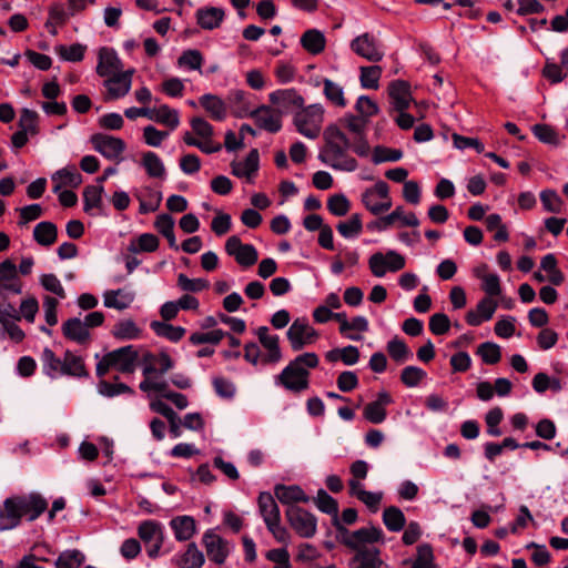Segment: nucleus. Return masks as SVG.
Segmentation results:
<instances>
[{
  "mask_svg": "<svg viewBox=\"0 0 568 568\" xmlns=\"http://www.w3.org/2000/svg\"><path fill=\"white\" fill-rule=\"evenodd\" d=\"M170 527L172 528L178 541H187L196 532L195 519L187 515L178 516L171 519Z\"/></svg>",
  "mask_w": 568,
  "mask_h": 568,
  "instance_id": "27",
  "label": "nucleus"
},
{
  "mask_svg": "<svg viewBox=\"0 0 568 568\" xmlns=\"http://www.w3.org/2000/svg\"><path fill=\"white\" fill-rule=\"evenodd\" d=\"M257 337L263 347L267 351L262 356V363L276 364L282 359V352L278 345L280 338L277 335H270L268 327L261 326L257 328Z\"/></svg>",
  "mask_w": 568,
  "mask_h": 568,
  "instance_id": "19",
  "label": "nucleus"
},
{
  "mask_svg": "<svg viewBox=\"0 0 568 568\" xmlns=\"http://www.w3.org/2000/svg\"><path fill=\"white\" fill-rule=\"evenodd\" d=\"M371 272L376 277L385 276L387 271L397 272L405 267V258L396 251H388L386 254L374 253L368 260Z\"/></svg>",
  "mask_w": 568,
  "mask_h": 568,
  "instance_id": "10",
  "label": "nucleus"
},
{
  "mask_svg": "<svg viewBox=\"0 0 568 568\" xmlns=\"http://www.w3.org/2000/svg\"><path fill=\"white\" fill-rule=\"evenodd\" d=\"M143 364L154 365L155 374L158 375H164L166 372L174 367L173 359L170 357L168 353L164 352L158 355L153 353H145L143 356Z\"/></svg>",
  "mask_w": 568,
  "mask_h": 568,
  "instance_id": "43",
  "label": "nucleus"
},
{
  "mask_svg": "<svg viewBox=\"0 0 568 568\" xmlns=\"http://www.w3.org/2000/svg\"><path fill=\"white\" fill-rule=\"evenodd\" d=\"M151 327L158 336L165 337L171 342H179L185 334V328L182 326H173L159 321L152 322Z\"/></svg>",
  "mask_w": 568,
  "mask_h": 568,
  "instance_id": "47",
  "label": "nucleus"
},
{
  "mask_svg": "<svg viewBox=\"0 0 568 568\" xmlns=\"http://www.w3.org/2000/svg\"><path fill=\"white\" fill-rule=\"evenodd\" d=\"M268 99L272 104L282 109L302 108L304 104L303 97L295 89H283L271 92Z\"/></svg>",
  "mask_w": 568,
  "mask_h": 568,
  "instance_id": "25",
  "label": "nucleus"
},
{
  "mask_svg": "<svg viewBox=\"0 0 568 568\" xmlns=\"http://www.w3.org/2000/svg\"><path fill=\"white\" fill-rule=\"evenodd\" d=\"M379 197H387V183L384 181H377L374 186L366 189L361 200L372 214L379 215Z\"/></svg>",
  "mask_w": 568,
  "mask_h": 568,
  "instance_id": "24",
  "label": "nucleus"
},
{
  "mask_svg": "<svg viewBox=\"0 0 568 568\" xmlns=\"http://www.w3.org/2000/svg\"><path fill=\"white\" fill-rule=\"evenodd\" d=\"M260 168V155L256 149L248 152L247 156L242 161L231 162V172L240 179H245L251 183L257 174Z\"/></svg>",
  "mask_w": 568,
  "mask_h": 568,
  "instance_id": "17",
  "label": "nucleus"
},
{
  "mask_svg": "<svg viewBox=\"0 0 568 568\" xmlns=\"http://www.w3.org/2000/svg\"><path fill=\"white\" fill-rule=\"evenodd\" d=\"M336 230L345 239L357 237L363 230L362 216L358 213L353 214L348 220L338 222Z\"/></svg>",
  "mask_w": 568,
  "mask_h": 568,
  "instance_id": "45",
  "label": "nucleus"
},
{
  "mask_svg": "<svg viewBox=\"0 0 568 568\" xmlns=\"http://www.w3.org/2000/svg\"><path fill=\"white\" fill-rule=\"evenodd\" d=\"M113 368L123 374H131L135 371L139 357L138 351L132 345L123 346L109 352Z\"/></svg>",
  "mask_w": 568,
  "mask_h": 568,
  "instance_id": "15",
  "label": "nucleus"
},
{
  "mask_svg": "<svg viewBox=\"0 0 568 568\" xmlns=\"http://www.w3.org/2000/svg\"><path fill=\"white\" fill-rule=\"evenodd\" d=\"M84 561V555L77 549L62 552L57 561V568H79Z\"/></svg>",
  "mask_w": 568,
  "mask_h": 568,
  "instance_id": "59",
  "label": "nucleus"
},
{
  "mask_svg": "<svg viewBox=\"0 0 568 568\" xmlns=\"http://www.w3.org/2000/svg\"><path fill=\"white\" fill-rule=\"evenodd\" d=\"M540 201L547 212L560 213L562 211L564 201L555 190H544L540 193Z\"/></svg>",
  "mask_w": 568,
  "mask_h": 568,
  "instance_id": "58",
  "label": "nucleus"
},
{
  "mask_svg": "<svg viewBox=\"0 0 568 568\" xmlns=\"http://www.w3.org/2000/svg\"><path fill=\"white\" fill-rule=\"evenodd\" d=\"M325 36L317 29H310L301 37L302 47L312 54H320L325 49Z\"/></svg>",
  "mask_w": 568,
  "mask_h": 568,
  "instance_id": "39",
  "label": "nucleus"
},
{
  "mask_svg": "<svg viewBox=\"0 0 568 568\" xmlns=\"http://www.w3.org/2000/svg\"><path fill=\"white\" fill-rule=\"evenodd\" d=\"M23 282L17 265L9 258L0 263V297L8 300L11 295L22 293Z\"/></svg>",
  "mask_w": 568,
  "mask_h": 568,
  "instance_id": "7",
  "label": "nucleus"
},
{
  "mask_svg": "<svg viewBox=\"0 0 568 568\" xmlns=\"http://www.w3.org/2000/svg\"><path fill=\"white\" fill-rule=\"evenodd\" d=\"M392 402L393 399L386 390L379 392L376 400L368 403L364 407V418L372 424H382L387 417L386 406L392 404Z\"/></svg>",
  "mask_w": 568,
  "mask_h": 568,
  "instance_id": "18",
  "label": "nucleus"
},
{
  "mask_svg": "<svg viewBox=\"0 0 568 568\" xmlns=\"http://www.w3.org/2000/svg\"><path fill=\"white\" fill-rule=\"evenodd\" d=\"M396 220H399L403 226L416 227L419 225V220L414 213L406 214L403 206H397L388 215H385L377 221L371 222L367 227L369 230L383 232L393 225Z\"/></svg>",
  "mask_w": 568,
  "mask_h": 568,
  "instance_id": "16",
  "label": "nucleus"
},
{
  "mask_svg": "<svg viewBox=\"0 0 568 568\" xmlns=\"http://www.w3.org/2000/svg\"><path fill=\"white\" fill-rule=\"evenodd\" d=\"M21 524L20 513L12 497L4 499L2 508H0V531L11 530Z\"/></svg>",
  "mask_w": 568,
  "mask_h": 568,
  "instance_id": "31",
  "label": "nucleus"
},
{
  "mask_svg": "<svg viewBox=\"0 0 568 568\" xmlns=\"http://www.w3.org/2000/svg\"><path fill=\"white\" fill-rule=\"evenodd\" d=\"M532 132L540 142L546 144L558 145L561 141L559 134L546 124L534 125Z\"/></svg>",
  "mask_w": 568,
  "mask_h": 568,
  "instance_id": "62",
  "label": "nucleus"
},
{
  "mask_svg": "<svg viewBox=\"0 0 568 568\" xmlns=\"http://www.w3.org/2000/svg\"><path fill=\"white\" fill-rule=\"evenodd\" d=\"M63 335L78 343L85 344L90 339V332L85 324L78 317L69 318L62 325Z\"/></svg>",
  "mask_w": 568,
  "mask_h": 568,
  "instance_id": "33",
  "label": "nucleus"
},
{
  "mask_svg": "<svg viewBox=\"0 0 568 568\" xmlns=\"http://www.w3.org/2000/svg\"><path fill=\"white\" fill-rule=\"evenodd\" d=\"M403 158V152L399 149H390L383 145H377L373 150L372 161L375 164L384 162H397Z\"/></svg>",
  "mask_w": 568,
  "mask_h": 568,
  "instance_id": "54",
  "label": "nucleus"
},
{
  "mask_svg": "<svg viewBox=\"0 0 568 568\" xmlns=\"http://www.w3.org/2000/svg\"><path fill=\"white\" fill-rule=\"evenodd\" d=\"M138 534L145 544L163 542L164 540L163 526L154 520L142 521L138 528Z\"/></svg>",
  "mask_w": 568,
  "mask_h": 568,
  "instance_id": "38",
  "label": "nucleus"
},
{
  "mask_svg": "<svg viewBox=\"0 0 568 568\" xmlns=\"http://www.w3.org/2000/svg\"><path fill=\"white\" fill-rule=\"evenodd\" d=\"M320 364L317 354L313 352L303 353L292 359L282 372L275 376L276 385L286 390L298 394L310 387V371Z\"/></svg>",
  "mask_w": 568,
  "mask_h": 568,
  "instance_id": "2",
  "label": "nucleus"
},
{
  "mask_svg": "<svg viewBox=\"0 0 568 568\" xmlns=\"http://www.w3.org/2000/svg\"><path fill=\"white\" fill-rule=\"evenodd\" d=\"M323 92L325 98L336 106L344 108L346 100L344 98V90L338 84L329 79L323 80Z\"/></svg>",
  "mask_w": 568,
  "mask_h": 568,
  "instance_id": "49",
  "label": "nucleus"
},
{
  "mask_svg": "<svg viewBox=\"0 0 568 568\" xmlns=\"http://www.w3.org/2000/svg\"><path fill=\"white\" fill-rule=\"evenodd\" d=\"M351 48L356 54L372 62H378L384 57L379 43L369 33H363L352 40Z\"/></svg>",
  "mask_w": 568,
  "mask_h": 568,
  "instance_id": "14",
  "label": "nucleus"
},
{
  "mask_svg": "<svg viewBox=\"0 0 568 568\" xmlns=\"http://www.w3.org/2000/svg\"><path fill=\"white\" fill-rule=\"evenodd\" d=\"M141 329L132 320H123L118 322L113 329L112 335L122 341L135 339L140 336Z\"/></svg>",
  "mask_w": 568,
  "mask_h": 568,
  "instance_id": "48",
  "label": "nucleus"
},
{
  "mask_svg": "<svg viewBox=\"0 0 568 568\" xmlns=\"http://www.w3.org/2000/svg\"><path fill=\"white\" fill-rule=\"evenodd\" d=\"M134 301V294L123 288L109 290L103 293V304L105 307L123 311Z\"/></svg>",
  "mask_w": 568,
  "mask_h": 568,
  "instance_id": "30",
  "label": "nucleus"
},
{
  "mask_svg": "<svg viewBox=\"0 0 568 568\" xmlns=\"http://www.w3.org/2000/svg\"><path fill=\"white\" fill-rule=\"evenodd\" d=\"M314 503L321 511L331 515L333 518H338V504L324 489L317 491Z\"/></svg>",
  "mask_w": 568,
  "mask_h": 568,
  "instance_id": "51",
  "label": "nucleus"
},
{
  "mask_svg": "<svg viewBox=\"0 0 568 568\" xmlns=\"http://www.w3.org/2000/svg\"><path fill=\"white\" fill-rule=\"evenodd\" d=\"M159 247V239L152 233L141 234L135 243L129 246V251L133 253L154 252Z\"/></svg>",
  "mask_w": 568,
  "mask_h": 568,
  "instance_id": "56",
  "label": "nucleus"
},
{
  "mask_svg": "<svg viewBox=\"0 0 568 568\" xmlns=\"http://www.w3.org/2000/svg\"><path fill=\"white\" fill-rule=\"evenodd\" d=\"M260 514L265 525L281 521L280 508L270 493H261L257 499Z\"/></svg>",
  "mask_w": 568,
  "mask_h": 568,
  "instance_id": "29",
  "label": "nucleus"
},
{
  "mask_svg": "<svg viewBox=\"0 0 568 568\" xmlns=\"http://www.w3.org/2000/svg\"><path fill=\"white\" fill-rule=\"evenodd\" d=\"M375 542H363L356 547L355 554L349 561L351 568H381L384 564L381 558V550Z\"/></svg>",
  "mask_w": 568,
  "mask_h": 568,
  "instance_id": "12",
  "label": "nucleus"
},
{
  "mask_svg": "<svg viewBox=\"0 0 568 568\" xmlns=\"http://www.w3.org/2000/svg\"><path fill=\"white\" fill-rule=\"evenodd\" d=\"M11 497L18 508V511L20 513V517H26L29 521H34L48 508L47 499L41 494L36 491Z\"/></svg>",
  "mask_w": 568,
  "mask_h": 568,
  "instance_id": "5",
  "label": "nucleus"
},
{
  "mask_svg": "<svg viewBox=\"0 0 568 568\" xmlns=\"http://www.w3.org/2000/svg\"><path fill=\"white\" fill-rule=\"evenodd\" d=\"M382 74V68L378 65H369L361 68V84L365 89H377L378 80Z\"/></svg>",
  "mask_w": 568,
  "mask_h": 568,
  "instance_id": "60",
  "label": "nucleus"
},
{
  "mask_svg": "<svg viewBox=\"0 0 568 568\" xmlns=\"http://www.w3.org/2000/svg\"><path fill=\"white\" fill-rule=\"evenodd\" d=\"M98 392L105 397H114L121 394H134V390L124 383H109L106 381L99 382Z\"/></svg>",
  "mask_w": 568,
  "mask_h": 568,
  "instance_id": "57",
  "label": "nucleus"
},
{
  "mask_svg": "<svg viewBox=\"0 0 568 568\" xmlns=\"http://www.w3.org/2000/svg\"><path fill=\"white\" fill-rule=\"evenodd\" d=\"M286 517L291 527L302 538H312L317 530L316 517L298 506H290Z\"/></svg>",
  "mask_w": 568,
  "mask_h": 568,
  "instance_id": "6",
  "label": "nucleus"
},
{
  "mask_svg": "<svg viewBox=\"0 0 568 568\" xmlns=\"http://www.w3.org/2000/svg\"><path fill=\"white\" fill-rule=\"evenodd\" d=\"M323 138L325 144L318 154L322 163L344 172H354L358 168L356 159L348 154L351 141L337 125H328Z\"/></svg>",
  "mask_w": 568,
  "mask_h": 568,
  "instance_id": "1",
  "label": "nucleus"
},
{
  "mask_svg": "<svg viewBox=\"0 0 568 568\" xmlns=\"http://www.w3.org/2000/svg\"><path fill=\"white\" fill-rule=\"evenodd\" d=\"M275 497L285 505L294 506V503H308L310 497L297 485H276L274 488Z\"/></svg>",
  "mask_w": 568,
  "mask_h": 568,
  "instance_id": "28",
  "label": "nucleus"
},
{
  "mask_svg": "<svg viewBox=\"0 0 568 568\" xmlns=\"http://www.w3.org/2000/svg\"><path fill=\"white\" fill-rule=\"evenodd\" d=\"M54 193H58L63 186L78 187L82 183V176L75 168H63L52 175Z\"/></svg>",
  "mask_w": 568,
  "mask_h": 568,
  "instance_id": "35",
  "label": "nucleus"
},
{
  "mask_svg": "<svg viewBox=\"0 0 568 568\" xmlns=\"http://www.w3.org/2000/svg\"><path fill=\"white\" fill-rule=\"evenodd\" d=\"M386 348L389 356L399 364L405 363L413 357V353L409 347L397 336L388 341Z\"/></svg>",
  "mask_w": 568,
  "mask_h": 568,
  "instance_id": "46",
  "label": "nucleus"
},
{
  "mask_svg": "<svg viewBox=\"0 0 568 568\" xmlns=\"http://www.w3.org/2000/svg\"><path fill=\"white\" fill-rule=\"evenodd\" d=\"M93 149L108 160L120 162L126 149L125 142L112 135L95 133L90 139Z\"/></svg>",
  "mask_w": 568,
  "mask_h": 568,
  "instance_id": "11",
  "label": "nucleus"
},
{
  "mask_svg": "<svg viewBox=\"0 0 568 568\" xmlns=\"http://www.w3.org/2000/svg\"><path fill=\"white\" fill-rule=\"evenodd\" d=\"M328 211L335 216H344L351 209V203L344 194H334L327 201Z\"/></svg>",
  "mask_w": 568,
  "mask_h": 568,
  "instance_id": "63",
  "label": "nucleus"
},
{
  "mask_svg": "<svg viewBox=\"0 0 568 568\" xmlns=\"http://www.w3.org/2000/svg\"><path fill=\"white\" fill-rule=\"evenodd\" d=\"M248 115L255 120L258 128L271 133H276L282 128L281 114L267 105L258 106Z\"/></svg>",
  "mask_w": 568,
  "mask_h": 568,
  "instance_id": "20",
  "label": "nucleus"
},
{
  "mask_svg": "<svg viewBox=\"0 0 568 568\" xmlns=\"http://www.w3.org/2000/svg\"><path fill=\"white\" fill-rule=\"evenodd\" d=\"M142 166L145 169L146 174L154 179H164L166 171L161 158L151 151L143 153Z\"/></svg>",
  "mask_w": 568,
  "mask_h": 568,
  "instance_id": "41",
  "label": "nucleus"
},
{
  "mask_svg": "<svg viewBox=\"0 0 568 568\" xmlns=\"http://www.w3.org/2000/svg\"><path fill=\"white\" fill-rule=\"evenodd\" d=\"M102 185H88L83 191V209L89 212L92 209L100 207L102 203Z\"/></svg>",
  "mask_w": 568,
  "mask_h": 568,
  "instance_id": "55",
  "label": "nucleus"
},
{
  "mask_svg": "<svg viewBox=\"0 0 568 568\" xmlns=\"http://www.w3.org/2000/svg\"><path fill=\"white\" fill-rule=\"evenodd\" d=\"M497 303L491 297L481 298L476 311H469L466 315V322L471 326H478L483 321H488L496 312Z\"/></svg>",
  "mask_w": 568,
  "mask_h": 568,
  "instance_id": "26",
  "label": "nucleus"
},
{
  "mask_svg": "<svg viewBox=\"0 0 568 568\" xmlns=\"http://www.w3.org/2000/svg\"><path fill=\"white\" fill-rule=\"evenodd\" d=\"M121 60L113 49L106 47L100 49L97 65V73L100 77L111 78L121 72Z\"/></svg>",
  "mask_w": 568,
  "mask_h": 568,
  "instance_id": "21",
  "label": "nucleus"
},
{
  "mask_svg": "<svg viewBox=\"0 0 568 568\" xmlns=\"http://www.w3.org/2000/svg\"><path fill=\"white\" fill-rule=\"evenodd\" d=\"M202 544L211 561L223 565L233 549V545L217 535L213 529H207L202 537Z\"/></svg>",
  "mask_w": 568,
  "mask_h": 568,
  "instance_id": "8",
  "label": "nucleus"
},
{
  "mask_svg": "<svg viewBox=\"0 0 568 568\" xmlns=\"http://www.w3.org/2000/svg\"><path fill=\"white\" fill-rule=\"evenodd\" d=\"M477 355L480 356L485 364L494 365L500 361L501 351L496 343L485 342L478 346Z\"/></svg>",
  "mask_w": 568,
  "mask_h": 568,
  "instance_id": "53",
  "label": "nucleus"
},
{
  "mask_svg": "<svg viewBox=\"0 0 568 568\" xmlns=\"http://www.w3.org/2000/svg\"><path fill=\"white\" fill-rule=\"evenodd\" d=\"M225 251L229 255L233 256L240 265L245 267L255 264L258 257L256 248L252 244H243L236 235L227 239Z\"/></svg>",
  "mask_w": 568,
  "mask_h": 568,
  "instance_id": "13",
  "label": "nucleus"
},
{
  "mask_svg": "<svg viewBox=\"0 0 568 568\" xmlns=\"http://www.w3.org/2000/svg\"><path fill=\"white\" fill-rule=\"evenodd\" d=\"M433 559L432 547L427 544L420 545L417 548V558L413 564V568H435Z\"/></svg>",
  "mask_w": 568,
  "mask_h": 568,
  "instance_id": "64",
  "label": "nucleus"
},
{
  "mask_svg": "<svg viewBox=\"0 0 568 568\" xmlns=\"http://www.w3.org/2000/svg\"><path fill=\"white\" fill-rule=\"evenodd\" d=\"M204 561V555L195 542H190L185 552L176 559L180 568H201Z\"/></svg>",
  "mask_w": 568,
  "mask_h": 568,
  "instance_id": "40",
  "label": "nucleus"
},
{
  "mask_svg": "<svg viewBox=\"0 0 568 568\" xmlns=\"http://www.w3.org/2000/svg\"><path fill=\"white\" fill-rule=\"evenodd\" d=\"M43 374L54 379L62 374L63 358L58 357L52 349L45 347L41 354Z\"/></svg>",
  "mask_w": 568,
  "mask_h": 568,
  "instance_id": "37",
  "label": "nucleus"
},
{
  "mask_svg": "<svg viewBox=\"0 0 568 568\" xmlns=\"http://www.w3.org/2000/svg\"><path fill=\"white\" fill-rule=\"evenodd\" d=\"M133 70L114 74L104 81L108 89V98L115 100L126 95L131 89Z\"/></svg>",
  "mask_w": 568,
  "mask_h": 568,
  "instance_id": "22",
  "label": "nucleus"
},
{
  "mask_svg": "<svg viewBox=\"0 0 568 568\" xmlns=\"http://www.w3.org/2000/svg\"><path fill=\"white\" fill-rule=\"evenodd\" d=\"M62 375L83 378L88 377L89 373L85 368L84 361L81 356L65 351L63 354Z\"/></svg>",
  "mask_w": 568,
  "mask_h": 568,
  "instance_id": "32",
  "label": "nucleus"
},
{
  "mask_svg": "<svg viewBox=\"0 0 568 568\" xmlns=\"http://www.w3.org/2000/svg\"><path fill=\"white\" fill-rule=\"evenodd\" d=\"M199 102L213 120L223 121L226 118V103L217 95L203 94Z\"/></svg>",
  "mask_w": 568,
  "mask_h": 568,
  "instance_id": "36",
  "label": "nucleus"
},
{
  "mask_svg": "<svg viewBox=\"0 0 568 568\" xmlns=\"http://www.w3.org/2000/svg\"><path fill=\"white\" fill-rule=\"evenodd\" d=\"M155 122L166 125L171 130H174L180 124L179 112L174 109H171L166 104H162L156 108Z\"/></svg>",
  "mask_w": 568,
  "mask_h": 568,
  "instance_id": "52",
  "label": "nucleus"
},
{
  "mask_svg": "<svg viewBox=\"0 0 568 568\" xmlns=\"http://www.w3.org/2000/svg\"><path fill=\"white\" fill-rule=\"evenodd\" d=\"M333 525L337 532V539L353 550L362 546L363 542H385L384 532L379 527H362L351 531L341 523L339 518H333Z\"/></svg>",
  "mask_w": 568,
  "mask_h": 568,
  "instance_id": "3",
  "label": "nucleus"
},
{
  "mask_svg": "<svg viewBox=\"0 0 568 568\" xmlns=\"http://www.w3.org/2000/svg\"><path fill=\"white\" fill-rule=\"evenodd\" d=\"M426 372L417 366H406L400 373V381L407 387H416L425 377Z\"/></svg>",
  "mask_w": 568,
  "mask_h": 568,
  "instance_id": "61",
  "label": "nucleus"
},
{
  "mask_svg": "<svg viewBox=\"0 0 568 568\" xmlns=\"http://www.w3.org/2000/svg\"><path fill=\"white\" fill-rule=\"evenodd\" d=\"M383 523L390 531H400L406 524L404 513L396 506H389L384 509Z\"/></svg>",
  "mask_w": 568,
  "mask_h": 568,
  "instance_id": "44",
  "label": "nucleus"
},
{
  "mask_svg": "<svg viewBox=\"0 0 568 568\" xmlns=\"http://www.w3.org/2000/svg\"><path fill=\"white\" fill-rule=\"evenodd\" d=\"M227 104L232 109L233 113L239 118H244L251 112L245 100L244 91H231L227 95Z\"/></svg>",
  "mask_w": 568,
  "mask_h": 568,
  "instance_id": "50",
  "label": "nucleus"
},
{
  "mask_svg": "<svg viewBox=\"0 0 568 568\" xmlns=\"http://www.w3.org/2000/svg\"><path fill=\"white\" fill-rule=\"evenodd\" d=\"M195 18L202 29L214 30L222 24L225 11L220 7H203L196 10Z\"/></svg>",
  "mask_w": 568,
  "mask_h": 568,
  "instance_id": "23",
  "label": "nucleus"
},
{
  "mask_svg": "<svg viewBox=\"0 0 568 568\" xmlns=\"http://www.w3.org/2000/svg\"><path fill=\"white\" fill-rule=\"evenodd\" d=\"M389 97L393 100L394 108L397 111H404L409 106L410 91L409 84L403 80L393 81L388 88Z\"/></svg>",
  "mask_w": 568,
  "mask_h": 568,
  "instance_id": "34",
  "label": "nucleus"
},
{
  "mask_svg": "<svg viewBox=\"0 0 568 568\" xmlns=\"http://www.w3.org/2000/svg\"><path fill=\"white\" fill-rule=\"evenodd\" d=\"M324 109L321 104H311L294 116L296 130L307 139H316L322 129Z\"/></svg>",
  "mask_w": 568,
  "mask_h": 568,
  "instance_id": "4",
  "label": "nucleus"
},
{
  "mask_svg": "<svg viewBox=\"0 0 568 568\" xmlns=\"http://www.w3.org/2000/svg\"><path fill=\"white\" fill-rule=\"evenodd\" d=\"M286 337L293 351L297 352L315 343L318 333L310 325L306 318H296L286 332Z\"/></svg>",
  "mask_w": 568,
  "mask_h": 568,
  "instance_id": "9",
  "label": "nucleus"
},
{
  "mask_svg": "<svg viewBox=\"0 0 568 568\" xmlns=\"http://www.w3.org/2000/svg\"><path fill=\"white\" fill-rule=\"evenodd\" d=\"M58 230L52 222L43 221L38 223L33 230V237L38 244L50 246L57 241Z\"/></svg>",
  "mask_w": 568,
  "mask_h": 568,
  "instance_id": "42",
  "label": "nucleus"
}]
</instances>
